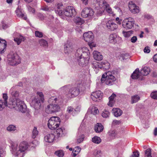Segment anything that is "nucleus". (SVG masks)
I'll use <instances>...</instances> for the list:
<instances>
[{
	"label": "nucleus",
	"mask_w": 157,
	"mask_h": 157,
	"mask_svg": "<svg viewBox=\"0 0 157 157\" xmlns=\"http://www.w3.org/2000/svg\"><path fill=\"white\" fill-rule=\"evenodd\" d=\"M123 34L125 37L128 38L131 36L133 33V31L132 30L128 32L123 31L122 32Z\"/></svg>",
	"instance_id": "79ce46f5"
},
{
	"label": "nucleus",
	"mask_w": 157,
	"mask_h": 157,
	"mask_svg": "<svg viewBox=\"0 0 157 157\" xmlns=\"http://www.w3.org/2000/svg\"><path fill=\"white\" fill-rule=\"evenodd\" d=\"M12 90L11 89L10 91L11 95L13 97L15 98H17L19 95L18 92L16 90L12 91Z\"/></svg>",
	"instance_id": "a18cd8bd"
},
{
	"label": "nucleus",
	"mask_w": 157,
	"mask_h": 157,
	"mask_svg": "<svg viewBox=\"0 0 157 157\" xmlns=\"http://www.w3.org/2000/svg\"><path fill=\"white\" fill-rule=\"evenodd\" d=\"M92 67L96 73H98L100 69H101V63L97 61H94L93 62Z\"/></svg>",
	"instance_id": "4be33fe9"
},
{
	"label": "nucleus",
	"mask_w": 157,
	"mask_h": 157,
	"mask_svg": "<svg viewBox=\"0 0 157 157\" xmlns=\"http://www.w3.org/2000/svg\"><path fill=\"white\" fill-rule=\"evenodd\" d=\"M83 29L80 26H77L76 27V30L79 32L80 33H82V29Z\"/></svg>",
	"instance_id": "13d9d810"
},
{
	"label": "nucleus",
	"mask_w": 157,
	"mask_h": 157,
	"mask_svg": "<svg viewBox=\"0 0 157 157\" xmlns=\"http://www.w3.org/2000/svg\"><path fill=\"white\" fill-rule=\"evenodd\" d=\"M7 56L9 63L10 65L14 66L20 63V59L16 53H10Z\"/></svg>",
	"instance_id": "6e6552de"
},
{
	"label": "nucleus",
	"mask_w": 157,
	"mask_h": 157,
	"mask_svg": "<svg viewBox=\"0 0 157 157\" xmlns=\"http://www.w3.org/2000/svg\"><path fill=\"white\" fill-rule=\"evenodd\" d=\"M38 132L37 129L36 127H34L32 131V138L33 139L35 138L36 136L38 135Z\"/></svg>",
	"instance_id": "37998d69"
},
{
	"label": "nucleus",
	"mask_w": 157,
	"mask_h": 157,
	"mask_svg": "<svg viewBox=\"0 0 157 157\" xmlns=\"http://www.w3.org/2000/svg\"><path fill=\"white\" fill-rule=\"evenodd\" d=\"M116 95L113 93L109 97V101L108 105L112 107L113 105V104L114 103V99L116 97Z\"/></svg>",
	"instance_id": "72a5a7b5"
},
{
	"label": "nucleus",
	"mask_w": 157,
	"mask_h": 157,
	"mask_svg": "<svg viewBox=\"0 0 157 157\" xmlns=\"http://www.w3.org/2000/svg\"><path fill=\"white\" fill-rule=\"evenodd\" d=\"M24 37L21 35H19L14 38V40L17 44L18 45H19L22 41H24Z\"/></svg>",
	"instance_id": "c85d7f7f"
},
{
	"label": "nucleus",
	"mask_w": 157,
	"mask_h": 157,
	"mask_svg": "<svg viewBox=\"0 0 157 157\" xmlns=\"http://www.w3.org/2000/svg\"><path fill=\"white\" fill-rule=\"evenodd\" d=\"M103 93L100 91L93 92L91 95V98L93 101H96L98 99L101 100L102 98Z\"/></svg>",
	"instance_id": "4468645a"
},
{
	"label": "nucleus",
	"mask_w": 157,
	"mask_h": 157,
	"mask_svg": "<svg viewBox=\"0 0 157 157\" xmlns=\"http://www.w3.org/2000/svg\"><path fill=\"white\" fill-rule=\"evenodd\" d=\"M107 28L111 31H114L118 28V25L115 23L113 21H109L106 23Z\"/></svg>",
	"instance_id": "dca6fc26"
},
{
	"label": "nucleus",
	"mask_w": 157,
	"mask_h": 157,
	"mask_svg": "<svg viewBox=\"0 0 157 157\" xmlns=\"http://www.w3.org/2000/svg\"><path fill=\"white\" fill-rule=\"evenodd\" d=\"M79 92V89L77 87H72L70 89L68 94L70 98H73L77 96Z\"/></svg>",
	"instance_id": "2eb2a0df"
},
{
	"label": "nucleus",
	"mask_w": 157,
	"mask_h": 157,
	"mask_svg": "<svg viewBox=\"0 0 157 157\" xmlns=\"http://www.w3.org/2000/svg\"><path fill=\"white\" fill-rule=\"evenodd\" d=\"M137 40V37L136 36H133L131 39V42L132 43H135Z\"/></svg>",
	"instance_id": "774afa93"
},
{
	"label": "nucleus",
	"mask_w": 157,
	"mask_h": 157,
	"mask_svg": "<svg viewBox=\"0 0 157 157\" xmlns=\"http://www.w3.org/2000/svg\"><path fill=\"white\" fill-rule=\"evenodd\" d=\"M110 114V113L109 111L105 110L103 111L102 113V116L103 117L107 118L108 117Z\"/></svg>",
	"instance_id": "8fccbe9b"
},
{
	"label": "nucleus",
	"mask_w": 157,
	"mask_h": 157,
	"mask_svg": "<svg viewBox=\"0 0 157 157\" xmlns=\"http://www.w3.org/2000/svg\"><path fill=\"white\" fill-rule=\"evenodd\" d=\"M101 68L105 70H108L110 67V64L107 61H103L101 62Z\"/></svg>",
	"instance_id": "bb28decb"
},
{
	"label": "nucleus",
	"mask_w": 157,
	"mask_h": 157,
	"mask_svg": "<svg viewBox=\"0 0 157 157\" xmlns=\"http://www.w3.org/2000/svg\"><path fill=\"white\" fill-rule=\"evenodd\" d=\"M135 24L134 20L132 17L125 19L122 22V25L123 28L127 29H131Z\"/></svg>",
	"instance_id": "9b49d317"
},
{
	"label": "nucleus",
	"mask_w": 157,
	"mask_h": 157,
	"mask_svg": "<svg viewBox=\"0 0 157 157\" xmlns=\"http://www.w3.org/2000/svg\"><path fill=\"white\" fill-rule=\"evenodd\" d=\"M150 71V68L147 67H145L142 68L140 73L143 75H147L149 73Z\"/></svg>",
	"instance_id": "c756f323"
},
{
	"label": "nucleus",
	"mask_w": 157,
	"mask_h": 157,
	"mask_svg": "<svg viewBox=\"0 0 157 157\" xmlns=\"http://www.w3.org/2000/svg\"><path fill=\"white\" fill-rule=\"evenodd\" d=\"M94 12L90 8H84L81 12V15L84 18L90 17L93 16Z\"/></svg>",
	"instance_id": "ddd939ff"
},
{
	"label": "nucleus",
	"mask_w": 157,
	"mask_h": 157,
	"mask_svg": "<svg viewBox=\"0 0 157 157\" xmlns=\"http://www.w3.org/2000/svg\"><path fill=\"white\" fill-rule=\"evenodd\" d=\"M35 36L37 37H42L43 36V34L42 32L39 31H36L35 32Z\"/></svg>",
	"instance_id": "864d4df0"
},
{
	"label": "nucleus",
	"mask_w": 157,
	"mask_h": 157,
	"mask_svg": "<svg viewBox=\"0 0 157 157\" xmlns=\"http://www.w3.org/2000/svg\"><path fill=\"white\" fill-rule=\"evenodd\" d=\"M83 37L84 40L86 42H88V44L91 48L95 47V46L93 43L94 36L91 32L89 31L84 33L83 34Z\"/></svg>",
	"instance_id": "1a4fd4ad"
},
{
	"label": "nucleus",
	"mask_w": 157,
	"mask_h": 157,
	"mask_svg": "<svg viewBox=\"0 0 157 157\" xmlns=\"http://www.w3.org/2000/svg\"><path fill=\"white\" fill-rule=\"evenodd\" d=\"M6 130L10 132H13L16 130V127L13 125H10L7 128Z\"/></svg>",
	"instance_id": "a19ab883"
},
{
	"label": "nucleus",
	"mask_w": 157,
	"mask_h": 157,
	"mask_svg": "<svg viewBox=\"0 0 157 157\" xmlns=\"http://www.w3.org/2000/svg\"><path fill=\"white\" fill-rule=\"evenodd\" d=\"M115 75L113 71H106L105 72L102 76L101 82L105 83L106 85L111 86L113 85L116 80Z\"/></svg>",
	"instance_id": "7ed1b4c3"
},
{
	"label": "nucleus",
	"mask_w": 157,
	"mask_h": 157,
	"mask_svg": "<svg viewBox=\"0 0 157 157\" xmlns=\"http://www.w3.org/2000/svg\"><path fill=\"white\" fill-rule=\"evenodd\" d=\"M81 151V148L78 147H75L73 150V151L78 153Z\"/></svg>",
	"instance_id": "052dcab7"
},
{
	"label": "nucleus",
	"mask_w": 157,
	"mask_h": 157,
	"mask_svg": "<svg viewBox=\"0 0 157 157\" xmlns=\"http://www.w3.org/2000/svg\"><path fill=\"white\" fill-rule=\"evenodd\" d=\"M60 109L59 106L57 104H50L46 108V112L48 113H53L58 111Z\"/></svg>",
	"instance_id": "f8f14e48"
},
{
	"label": "nucleus",
	"mask_w": 157,
	"mask_h": 157,
	"mask_svg": "<svg viewBox=\"0 0 157 157\" xmlns=\"http://www.w3.org/2000/svg\"><path fill=\"white\" fill-rule=\"evenodd\" d=\"M74 21L76 24L79 25H81L84 23V21L82 19L78 17L75 18Z\"/></svg>",
	"instance_id": "473e14b6"
},
{
	"label": "nucleus",
	"mask_w": 157,
	"mask_h": 157,
	"mask_svg": "<svg viewBox=\"0 0 157 157\" xmlns=\"http://www.w3.org/2000/svg\"><path fill=\"white\" fill-rule=\"evenodd\" d=\"M140 100V97L138 95H135L131 97V102L132 104L136 103Z\"/></svg>",
	"instance_id": "7c9ffc66"
},
{
	"label": "nucleus",
	"mask_w": 157,
	"mask_h": 157,
	"mask_svg": "<svg viewBox=\"0 0 157 157\" xmlns=\"http://www.w3.org/2000/svg\"><path fill=\"white\" fill-rule=\"evenodd\" d=\"M40 45L44 47H48V42L44 39H40L39 41Z\"/></svg>",
	"instance_id": "4c0bfd02"
},
{
	"label": "nucleus",
	"mask_w": 157,
	"mask_h": 157,
	"mask_svg": "<svg viewBox=\"0 0 157 157\" xmlns=\"http://www.w3.org/2000/svg\"><path fill=\"white\" fill-rule=\"evenodd\" d=\"M57 100V98H55L54 97H52L49 98L48 101L49 103H51L52 102H54V101L56 102Z\"/></svg>",
	"instance_id": "6e6d98bb"
},
{
	"label": "nucleus",
	"mask_w": 157,
	"mask_h": 157,
	"mask_svg": "<svg viewBox=\"0 0 157 157\" xmlns=\"http://www.w3.org/2000/svg\"><path fill=\"white\" fill-rule=\"evenodd\" d=\"M95 4V6L100 8H103L104 10H105L106 11L109 13L112 14L113 12L111 8L109 7V4L105 1L103 0H96L94 1Z\"/></svg>",
	"instance_id": "0eeeda50"
},
{
	"label": "nucleus",
	"mask_w": 157,
	"mask_h": 157,
	"mask_svg": "<svg viewBox=\"0 0 157 157\" xmlns=\"http://www.w3.org/2000/svg\"><path fill=\"white\" fill-rule=\"evenodd\" d=\"M120 38L117 37V35L115 34H111L109 37V40L110 43L113 44H115L117 42V40L120 39Z\"/></svg>",
	"instance_id": "aec40b11"
},
{
	"label": "nucleus",
	"mask_w": 157,
	"mask_h": 157,
	"mask_svg": "<svg viewBox=\"0 0 157 157\" xmlns=\"http://www.w3.org/2000/svg\"><path fill=\"white\" fill-rule=\"evenodd\" d=\"M134 8V9L130 11L134 14L138 13L139 12V9L138 6H136Z\"/></svg>",
	"instance_id": "603ef678"
},
{
	"label": "nucleus",
	"mask_w": 157,
	"mask_h": 157,
	"mask_svg": "<svg viewBox=\"0 0 157 157\" xmlns=\"http://www.w3.org/2000/svg\"><path fill=\"white\" fill-rule=\"evenodd\" d=\"M62 15L68 17H73L76 14V12L74 8L71 6H67L63 10Z\"/></svg>",
	"instance_id": "9d476101"
},
{
	"label": "nucleus",
	"mask_w": 157,
	"mask_h": 157,
	"mask_svg": "<svg viewBox=\"0 0 157 157\" xmlns=\"http://www.w3.org/2000/svg\"><path fill=\"white\" fill-rule=\"evenodd\" d=\"M150 95L152 98L157 100V91L153 92L151 93Z\"/></svg>",
	"instance_id": "3c124183"
},
{
	"label": "nucleus",
	"mask_w": 157,
	"mask_h": 157,
	"mask_svg": "<svg viewBox=\"0 0 157 157\" xmlns=\"http://www.w3.org/2000/svg\"><path fill=\"white\" fill-rule=\"evenodd\" d=\"M37 95L34 97L32 100L31 104L34 109H39L41 107V102H43L44 97L41 92H37Z\"/></svg>",
	"instance_id": "39448f33"
},
{
	"label": "nucleus",
	"mask_w": 157,
	"mask_h": 157,
	"mask_svg": "<svg viewBox=\"0 0 157 157\" xmlns=\"http://www.w3.org/2000/svg\"><path fill=\"white\" fill-rule=\"evenodd\" d=\"M41 9V10L45 11H50V8L46 6H42Z\"/></svg>",
	"instance_id": "4d7b16f0"
},
{
	"label": "nucleus",
	"mask_w": 157,
	"mask_h": 157,
	"mask_svg": "<svg viewBox=\"0 0 157 157\" xmlns=\"http://www.w3.org/2000/svg\"><path fill=\"white\" fill-rule=\"evenodd\" d=\"M92 141L94 143L99 144L101 142V139L99 137L95 136L92 138Z\"/></svg>",
	"instance_id": "e433bc0d"
},
{
	"label": "nucleus",
	"mask_w": 157,
	"mask_h": 157,
	"mask_svg": "<svg viewBox=\"0 0 157 157\" xmlns=\"http://www.w3.org/2000/svg\"><path fill=\"white\" fill-rule=\"evenodd\" d=\"M74 109L71 106H68L66 110V113L65 115V117L67 119H68L70 116V114L74 111Z\"/></svg>",
	"instance_id": "a878e982"
},
{
	"label": "nucleus",
	"mask_w": 157,
	"mask_h": 157,
	"mask_svg": "<svg viewBox=\"0 0 157 157\" xmlns=\"http://www.w3.org/2000/svg\"><path fill=\"white\" fill-rule=\"evenodd\" d=\"M64 46V50L65 53H68L72 52L73 50V47L72 44L70 41H67Z\"/></svg>",
	"instance_id": "a211bd4d"
},
{
	"label": "nucleus",
	"mask_w": 157,
	"mask_h": 157,
	"mask_svg": "<svg viewBox=\"0 0 157 157\" xmlns=\"http://www.w3.org/2000/svg\"><path fill=\"white\" fill-rule=\"evenodd\" d=\"M9 104L12 105V107L17 109L22 113H24L26 110V106L24 101L18 98H13Z\"/></svg>",
	"instance_id": "20e7f679"
},
{
	"label": "nucleus",
	"mask_w": 157,
	"mask_h": 157,
	"mask_svg": "<svg viewBox=\"0 0 157 157\" xmlns=\"http://www.w3.org/2000/svg\"><path fill=\"white\" fill-rule=\"evenodd\" d=\"M139 69H136L132 74L131 77L133 79H137L139 77Z\"/></svg>",
	"instance_id": "f704fd0d"
},
{
	"label": "nucleus",
	"mask_w": 157,
	"mask_h": 157,
	"mask_svg": "<svg viewBox=\"0 0 157 157\" xmlns=\"http://www.w3.org/2000/svg\"><path fill=\"white\" fill-rule=\"evenodd\" d=\"M104 10L101 9L99 10H98L96 12V14L97 16H101L104 12Z\"/></svg>",
	"instance_id": "5fc2aeb1"
},
{
	"label": "nucleus",
	"mask_w": 157,
	"mask_h": 157,
	"mask_svg": "<svg viewBox=\"0 0 157 157\" xmlns=\"http://www.w3.org/2000/svg\"><path fill=\"white\" fill-rule=\"evenodd\" d=\"M12 153L18 157H23L24 155V152L28 147V143L25 141L21 143L18 147L16 144H14L12 146Z\"/></svg>",
	"instance_id": "f03ea898"
},
{
	"label": "nucleus",
	"mask_w": 157,
	"mask_h": 157,
	"mask_svg": "<svg viewBox=\"0 0 157 157\" xmlns=\"http://www.w3.org/2000/svg\"><path fill=\"white\" fill-rule=\"evenodd\" d=\"M68 88V86L66 85L60 88V90L63 91H65L67 90Z\"/></svg>",
	"instance_id": "680f3d73"
},
{
	"label": "nucleus",
	"mask_w": 157,
	"mask_h": 157,
	"mask_svg": "<svg viewBox=\"0 0 157 157\" xmlns=\"http://www.w3.org/2000/svg\"><path fill=\"white\" fill-rule=\"evenodd\" d=\"M113 111L114 116L117 117H118L121 115L122 113V111L118 108L113 109Z\"/></svg>",
	"instance_id": "2f4dec72"
},
{
	"label": "nucleus",
	"mask_w": 157,
	"mask_h": 157,
	"mask_svg": "<svg viewBox=\"0 0 157 157\" xmlns=\"http://www.w3.org/2000/svg\"><path fill=\"white\" fill-rule=\"evenodd\" d=\"M15 12L18 17L22 18L25 20H26L27 19L26 16H25L22 13V10H21V8L19 7H18L17 8Z\"/></svg>",
	"instance_id": "b1692460"
},
{
	"label": "nucleus",
	"mask_w": 157,
	"mask_h": 157,
	"mask_svg": "<svg viewBox=\"0 0 157 157\" xmlns=\"http://www.w3.org/2000/svg\"><path fill=\"white\" fill-rule=\"evenodd\" d=\"M28 10L30 12H32L33 13H34L35 12V10L29 6H27Z\"/></svg>",
	"instance_id": "0e129e2a"
},
{
	"label": "nucleus",
	"mask_w": 157,
	"mask_h": 157,
	"mask_svg": "<svg viewBox=\"0 0 157 157\" xmlns=\"http://www.w3.org/2000/svg\"><path fill=\"white\" fill-rule=\"evenodd\" d=\"M102 154V152L100 150L96 149L94 151L93 155L96 157H101Z\"/></svg>",
	"instance_id": "ea45409f"
},
{
	"label": "nucleus",
	"mask_w": 157,
	"mask_h": 157,
	"mask_svg": "<svg viewBox=\"0 0 157 157\" xmlns=\"http://www.w3.org/2000/svg\"><path fill=\"white\" fill-rule=\"evenodd\" d=\"M94 58L98 61H100L103 59V56L101 53L97 51H94L93 53Z\"/></svg>",
	"instance_id": "5701e85b"
},
{
	"label": "nucleus",
	"mask_w": 157,
	"mask_h": 157,
	"mask_svg": "<svg viewBox=\"0 0 157 157\" xmlns=\"http://www.w3.org/2000/svg\"><path fill=\"white\" fill-rule=\"evenodd\" d=\"M7 106V103L6 101L3 102V101L0 100V111L2 110L6 106Z\"/></svg>",
	"instance_id": "58836bf2"
},
{
	"label": "nucleus",
	"mask_w": 157,
	"mask_h": 157,
	"mask_svg": "<svg viewBox=\"0 0 157 157\" xmlns=\"http://www.w3.org/2000/svg\"><path fill=\"white\" fill-rule=\"evenodd\" d=\"M55 137V135L52 133L48 134L45 136L44 140L46 142L51 143L54 141Z\"/></svg>",
	"instance_id": "6ab92c4d"
},
{
	"label": "nucleus",
	"mask_w": 157,
	"mask_h": 157,
	"mask_svg": "<svg viewBox=\"0 0 157 157\" xmlns=\"http://www.w3.org/2000/svg\"><path fill=\"white\" fill-rule=\"evenodd\" d=\"M92 113L94 115L98 114L99 113L98 110L97 108L94 107V110L92 111Z\"/></svg>",
	"instance_id": "338daca9"
},
{
	"label": "nucleus",
	"mask_w": 157,
	"mask_h": 157,
	"mask_svg": "<svg viewBox=\"0 0 157 157\" xmlns=\"http://www.w3.org/2000/svg\"><path fill=\"white\" fill-rule=\"evenodd\" d=\"M60 123V119L57 117H51L48 121V128L52 130L56 129Z\"/></svg>",
	"instance_id": "423d86ee"
},
{
	"label": "nucleus",
	"mask_w": 157,
	"mask_h": 157,
	"mask_svg": "<svg viewBox=\"0 0 157 157\" xmlns=\"http://www.w3.org/2000/svg\"><path fill=\"white\" fill-rule=\"evenodd\" d=\"M103 126L100 123H97L95 126V131L98 133L102 132L103 129Z\"/></svg>",
	"instance_id": "cd10ccee"
},
{
	"label": "nucleus",
	"mask_w": 157,
	"mask_h": 157,
	"mask_svg": "<svg viewBox=\"0 0 157 157\" xmlns=\"http://www.w3.org/2000/svg\"><path fill=\"white\" fill-rule=\"evenodd\" d=\"M145 157H152L151 149H147L145 151Z\"/></svg>",
	"instance_id": "49530a36"
},
{
	"label": "nucleus",
	"mask_w": 157,
	"mask_h": 157,
	"mask_svg": "<svg viewBox=\"0 0 157 157\" xmlns=\"http://www.w3.org/2000/svg\"><path fill=\"white\" fill-rule=\"evenodd\" d=\"M121 56L123 59H126L129 57L128 54H121Z\"/></svg>",
	"instance_id": "bf43d9fd"
},
{
	"label": "nucleus",
	"mask_w": 157,
	"mask_h": 157,
	"mask_svg": "<svg viewBox=\"0 0 157 157\" xmlns=\"http://www.w3.org/2000/svg\"><path fill=\"white\" fill-rule=\"evenodd\" d=\"M55 154L59 157H62L64 155V153L62 150H59L56 151Z\"/></svg>",
	"instance_id": "de8ad7c7"
},
{
	"label": "nucleus",
	"mask_w": 157,
	"mask_h": 157,
	"mask_svg": "<svg viewBox=\"0 0 157 157\" xmlns=\"http://www.w3.org/2000/svg\"><path fill=\"white\" fill-rule=\"evenodd\" d=\"M108 135L111 138L113 139L117 136V132L114 130H111L109 131Z\"/></svg>",
	"instance_id": "c9c22d12"
},
{
	"label": "nucleus",
	"mask_w": 157,
	"mask_h": 157,
	"mask_svg": "<svg viewBox=\"0 0 157 157\" xmlns=\"http://www.w3.org/2000/svg\"><path fill=\"white\" fill-rule=\"evenodd\" d=\"M57 136L58 137L63 136L65 133V130L63 127L59 128L57 129Z\"/></svg>",
	"instance_id": "393cba45"
},
{
	"label": "nucleus",
	"mask_w": 157,
	"mask_h": 157,
	"mask_svg": "<svg viewBox=\"0 0 157 157\" xmlns=\"http://www.w3.org/2000/svg\"><path fill=\"white\" fill-rule=\"evenodd\" d=\"M139 152L137 151L133 152V154L131 157H139Z\"/></svg>",
	"instance_id": "69168bd1"
},
{
	"label": "nucleus",
	"mask_w": 157,
	"mask_h": 157,
	"mask_svg": "<svg viewBox=\"0 0 157 157\" xmlns=\"http://www.w3.org/2000/svg\"><path fill=\"white\" fill-rule=\"evenodd\" d=\"M90 52L88 48L86 47L78 48L75 54L78 64L83 67L88 63L89 59Z\"/></svg>",
	"instance_id": "f257e3e1"
},
{
	"label": "nucleus",
	"mask_w": 157,
	"mask_h": 157,
	"mask_svg": "<svg viewBox=\"0 0 157 157\" xmlns=\"http://www.w3.org/2000/svg\"><path fill=\"white\" fill-rule=\"evenodd\" d=\"M136 6V5L132 1L128 3V6L130 11H131L132 10L135 8L134 7Z\"/></svg>",
	"instance_id": "09e8293b"
},
{
	"label": "nucleus",
	"mask_w": 157,
	"mask_h": 157,
	"mask_svg": "<svg viewBox=\"0 0 157 157\" xmlns=\"http://www.w3.org/2000/svg\"><path fill=\"white\" fill-rule=\"evenodd\" d=\"M120 124V121H119L114 120L112 123V126H114L116 125H117L119 124Z\"/></svg>",
	"instance_id": "e2e57ef3"
},
{
	"label": "nucleus",
	"mask_w": 157,
	"mask_h": 157,
	"mask_svg": "<svg viewBox=\"0 0 157 157\" xmlns=\"http://www.w3.org/2000/svg\"><path fill=\"white\" fill-rule=\"evenodd\" d=\"M84 136L83 134H81L78 136L77 139V142L78 143H80L82 142L84 139Z\"/></svg>",
	"instance_id": "c03bdc74"
},
{
	"label": "nucleus",
	"mask_w": 157,
	"mask_h": 157,
	"mask_svg": "<svg viewBox=\"0 0 157 157\" xmlns=\"http://www.w3.org/2000/svg\"><path fill=\"white\" fill-rule=\"evenodd\" d=\"M63 6V4L62 3H57L55 6V12L59 16L62 15L63 10L61 9Z\"/></svg>",
	"instance_id": "f3484780"
},
{
	"label": "nucleus",
	"mask_w": 157,
	"mask_h": 157,
	"mask_svg": "<svg viewBox=\"0 0 157 157\" xmlns=\"http://www.w3.org/2000/svg\"><path fill=\"white\" fill-rule=\"evenodd\" d=\"M6 41L0 38V53L4 52V50L6 47Z\"/></svg>",
	"instance_id": "412c9836"
}]
</instances>
